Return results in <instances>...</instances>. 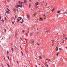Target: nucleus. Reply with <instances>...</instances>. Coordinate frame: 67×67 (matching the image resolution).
Listing matches in <instances>:
<instances>
[{
    "label": "nucleus",
    "mask_w": 67,
    "mask_h": 67,
    "mask_svg": "<svg viewBox=\"0 0 67 67\" xmlns=\"http://www.w3.org/2000/svg\"><path fill=\"white\" fill-rule=\"evenodd\" d=\"M21 19H22V18H21V17H19L17 19V23H19V21H20V20H21Z\"/></svg>",
    "instance_id": "f257e3e1"
},
{
    "label": "nucleus",
    "mask_w": 67,
    "mask_h": 67,
    "mask_svg": "<svg viewBox=\"0 0 67 67\" xmlns=\"http://www.w3.org/2000/svg\"><path fill=\"white\" fill-rule=\"evenodd\" d=\"M27 18H29V19H30V15H27Z\"/></svg>",
    "instance_id": "f03ea898"
},
{
    "label": "nucleus",
    "mask_w": 67,
    "mask_h": 67,
    "mask_svg": "<svg viewBox=\"0 0 67 67\" xmlns=\"http://www.w3.org/2000/svg\"><path fill=\"white\" fill-rule=\"evenodd\" d=\"M18 6L19 7H20V8H22V5H21V6H20V5H18Z\"/></svg>",
    "instance_id": "7ed1b4c3"
},
{
    "label": "nucleus",
    "mask_w": 67,
    "mask_h": 67,
    "mask_svg": "<svg viewBox=\"0 0 67 67\" xmlns=\"http://www.w3.org/2000/svg\"><path fill=\"white\" fill-rule=\"evenodd\" d=\"M39 3H38V2H37L35 3V4L36 5H37Z\"/></svg>",
    "instance_id": "20e7f679"
},
{
    "label": "nucleus",
    "mask_w": 67,
    "mask_h": 67,
    "mask_svg": "<svg viewBox=\"0 0 67 67\" xmlns=\"http://www.w3.org/2000/svg\"><path fill=\"white\" fill-rule=\"evenodd\" d=\"M34 41L33 40H32V44L33 45V44H34Z\"/></svg>",
    "instance_id": "39448f33"
},
{
    "label": "nucleus",
    "mask_w": 67,
    "mask_h": 67,
    "mask_svg": "<svg viewBox=\"0 0 67 67\" xmlns=\"http://www.w3.org/2000/svg\"><path fill=\"white\" fill-rule=\"evenodd\" d=\"M45 32L46 33H47V32H49V30H47V31H45Z\"/></svg>",
    "instance_id": "423d86ee"
},
{
    "label": "nucleus",
    "mask_w": 67,
    "mask_h": 67,
    "mask_svg": "<svg viewBox=\"0 0 67 67\" xmlns=\"http://www.w3.org/2000/svg\"><path fill=\"white\" fill-rule=\"evenodd\" d=\"M21 54H22L23 56V53L22 51H21Z\"/></svg>",
    "instance_id": "0eeeda50"
},
{
    "label": "nucleus",
    "mask_w": 67,
    "mask_h": 67,
    "mask_svg": "<svg viewBox=\"0 0 67 67\" xmlns=\"http://www.w3.org/2000/svg\"><path fill=\"white\" fill-rule=\"evenodd\" d=\"M6 12L7 13H8V14H9V12L8 11H6Z\"/></svg>",
    "instance_id": "6e6552de"
},
{
    "label": "nucleus",
    "mask_w": 67,
    "mask_h": 67,
    "mask_svg": "<svg viewBox=\"0 0 67 67\" xmlns=\"http://www.w3.org/2000/svg\"><path fill=\"white\" fill-rule=\"evenodd\" d=\"M45 64V66H46L47 67H48V66L46 65V64Z\"/></svg>",
    "instance_id": "1a4fd4ad"
},
{
    "label": "nucleus",
    "mask_w": 67,
    "mask_h": 67,
    "mask_svg": "<svg viewBox=\"0 0 67 67\" xmlns=\"http://www.w3.org/2000/svg\"><path fill=\"white\" fill-rule=\"evenodd\" d=\"M39 57L40 59H42V57H41V56H40Z\"/></svg>",
    "instance_id": "9d476101"
},
{
    "label": "nucleus",
    "mask_w": 67,
    "mask_h": 67,
    "mask_svg": "<svg viewBox=\"0 0 67 67\" xmlns=\"http://www.w3.org/2000/svg\"><path fill=\"white\" fill-rule=\"evenodd\" d=\"M40 19L41 21H42L43 19H42V18H40Z\"/></svg>",
    "instance_id": "9b49d317"
},
{
    "label": "nucleus",
    "mask_w": 67,
    "mask_h": 67,
    "mask_svg": "<svg viewBox=\"0 0 67 67\" xmlns=\"http://www.w3.org/2000/svg\"><path fill=\"white\" fill-rule=\"evenodd\" d=\"M14 11L15 13L16 12V11L15 10V9H14Z\"/></svg>",
    "instance_id": "f8f14e48"
},
{
    "label": "nucleus",
    "mask_w": 67,
    "mask_h": 67,
    "mask_svg": "<svg viewBox=\"0 0 67 67\" xmlns=\"http://www.w3.org/2000/svg\"><path fill=\"white\" fill-rule=\"evenodd\" d=\"M57 13H60V11L59 10L57 12Z\"/></svg>",
    "instance_id": "ddd939ff"
},
{
    "label": "nucleus",
    "mask_w": 67,
    "mask_h": 67,
    "mask_svg": "<svg viewBox=\"0 0 67 67\" xmlns=\"http://www.w3.org/2000/svg\"><path fill=\"white\" fill-rule=\"evenodd\" d=\"M57 49H56V51H58V48L57 47H56Z\"/></svg>",
    "instance_id": "4468645a"
},
{
    "label": "nucleus",
    "mask_w": 67,
    "mask_h": 67,
    "mask_svg": "<svg viewBox=\"0 0 67 67\" xmlns=\"http://www.w3.org/2000/svg\"><path fill=\"white\" fill-rule=\"evenodd\" d=\"M7 65H8V66H9V67H11L9 65V64H7Z\"/></svg>",
    "instance_id": "2eb2a0df"
},
{
    "label": "nucleus",
    "mask_w": 67,
    "mask_h": 67,
    "mask_svg": "<svg viewBox=\"0 0 67 67\" xmlns=\"http://www.w3.org/2000/svg\"><path fill=\"white\" fill-rule=\"evenodd\" d=\"M32 35H33V34L32 33H31L30 34V36H32Z\"/></svg>",
    "instance_id": "dca6fc26"
},
{
    "label": "nucleus",
    "mask_w": 67,
    "mask_h": 67,
    "mask_svg": "<svg viewBox=\"0 0 67 67\" xmlns=\"http://www.w3.org/2000/svg\"><path fill=\"white\" fill-rule=\"evenodd\" d=\"M59 54V52H58L57 54V56H58V54Z\"/></svg>",
    "instance_id": "f3484780"
},
{
    "label": "nucleus",
    "mask_w": 67,
    "mask_h": 67,
    "mask_svg": "<svg viewBox=\"0 0 67 67\" xmlns=\"http://www.w3.org/2000/svg\"><path fill=\"white\" fill-rule=\"evenodd\" d=\"M36 15V14H34V16H35Z\"/></svg>",
    "instance_id": "a211bd4d"
},
{
    "label": "nucleus",
    "mask_w": 67,
    "mask_h": 67,
    "mask_svg": "<svg viewBox=\"0 0 67 67\" xmlns=\"http://www.w3.org/2000/svg\"><path fill=\"white\" fill-rule=\"evenodd\" d=\"M54 11V9H53L52 10V12H53Z\"/></svg>",
    "instance_id": "6ab92c4d"
},
{
    "label": "nucleus",
    "mask_w": 67,
    "mask_h": 67,
    "mask_svg": "<svg viewBox=\"0 0 67 67\" xmlns=\"http://www.w3.org/2000/svg\"><path fill=\"white\" fill-rule=\"evenodd\" d=\"M7 20V18L5 17V20Z\"/></svg>",
    "instance_id": "aec40b11"
},
{
    "label": "nucleus",
    "mask_w": 67,
    "mask_h": 67,
    "mask_svg": "<svg viewBox=\"0 0 67 67\" xmlns=\"http://www.w3.org/2000/svg\"><path fill=\"white\" fill-rule=\"evenodd\" d=\"M48 62H49V61H50V59H48Z\"/></svg>",
    "instance_id": "412c9836"
},
{
    "label": "nucleus",
    "mask_w": 67,
    "mask_h": 67,
    "mask_svg": "<svg viewBox=\"0 0 67 67\" xmlns=\"http://www.w3.org/2000/svg\"><path fill=\"white\" fill-rule=\"evenodd\" d=\"M12 51H13V48H12Z\"/></svg>",
    "instance_id": "4be33fe9"
},
{
    "label": "nucleus",
    "mask_w": 67,
    "mask_h": 67,
    "mask_svg": "<svg viewBox=\"0 0 67 67\" xmlns=\"http://www.w3.org/2000/svg\"><path fill=\"white\" fill-rule=\"evenodd\" d=\"M59 50H62V49L61 48H59Z\"/></svg>",
    "instance_id": "5701e85b"
},
{
    "label": "nucleus",
    "mask_w": 67,
    "mask_h": 67,
    "mask_svg": "<svg viewBox=\"0 0 67 67\" xmlns=\"http://www.w3.org/2000/svg\"><path fill=\"white\" fill-rule=\"evenodd\" d=\"M7 54H9V51H7Z\"/></svg>",
    "instance_id": "b1692460"
},
{
    "label": "nucleus",
    "mask_w": 67,
    "mask_h": 67,
    "mask_svg": "<svg viewBox=\"0 0 67 67\" xmlns=\"http://www.w3.org/2000/svg\"><path fill=\"white\" fill-rule=\"evenodd\" d=\"M24 3H26V1L25 0L24 1Z\"/></svg>",
    "instance_id": "393cba45"
},
{
    "label": "nucleus",
    "mask_w": 67,
    "mask_h": 67,
    "mask_svg": "<svg viewBox=\"0 0 67 67\" xmlns=\"http://www.w3.org/2000/svg\"><path fill=\"white\" fill-rule=\"evenodd\" d=\"M22 32H23V33H24V32H25V31H24V30H23Z\"/></svg>",
    "instance_id": "a878e982"
},
{
    "label": "nucleus",
    "mask_w": 67,
    "mask_h": 67,
    "mask_svg": "<svg viewBox=\"0 0 67 67\" xmlns=\"http://www.w3.org/2000/svg\"><path fill=\"white\" fill-rule=\"evenodd\" d=\"M8 58L9 59H10V58H9V56H7Z\"/></svg>",
    "instance_id": "bb28decb"
},
{
    "label": "nucleus",
    "mask_w": 67,
    "mask_h": 67,
    "mask_svg": "<svg viewBox=\"0 0 67 67\" xmlns=\"http://www.w3.org/2000/svg\"><path fill=\"white\" fill-rule=\"evenodd\" d=\"M20 3V4H21V5H22V3H23V2H21V3Z\"/></svg>",
    "instance_id": "cd10ccee"
},
{
    "label": "nucleus",
    "mask_w": 67,
    "mask_h": 67,
    "mask_svg": "<svg viewBox=\"0 0 67 67\" xmlns=\"http://www.w3.org/2000/svg\"><path fill=\"white\" fill-rule=\"evenodd\" d=\"M23 21H24V20H23V19H22V21L23 22Z\"/></svg>",
    "instance_id": "c85d7f7f"
},
{
    "label": "nucleus",
    "mask_w": 67,
    "mask_h": 67,
    "mask_svg": "<svg viewBox=\"0 0 67 67\" xmlns=\"http://www.w3.org/2000/svg\"><path fill=\"white\" fill-rule=\"evenodd\" d=\"M17 63H18V64H19V61H17Z\"/></svg>",
    "instance_id": "c756f323"
},
{
    "label": "nucleus",
    "mask_w": 67,
    "mask_h": 67,
    "mask_svg": "<svg viewBox=\"0 0 67 67\" xmlns=\"http://www.w3.org/2000/svg\"><path fill=\"white\" fill-rule=\"evenodd\" d=\"M18 3H20V1H18Z\"/></svg>",
    "instance_id": "7c9ffc66"
},
{
    "label": "nucleus",
    "mask_w": 67,
    "mask_h": 67,
    "mask_svg": "<svg viewBox=\"0 0 67 67\" xmlns=\"http://www.w3.org/2000/svg\"><path fill=\"white\" fill-rule=\"evenodd\" d=\"M37 44L38 45H39V46H40V44H38V42L37 43Z\"/></svg>",
    "instance_id": "2f4dec72"
},
{
    "label": "nucleus",
    "mask_w": 67,
    "mask_h": 67,
    "mask_svg": "<svg viewBox=\"0 0 67 67\" xmlns=\"http://www.w3.org/2000/svg\"><path fill=\"white\" fill-rule=\"evenodd\" d=\"M47 3H46V7L47 6Z\"/></svg>",
    "instance_id": "473e14b6"
},
{
    "label": "nucleus",
    "mask_w": 67,
    "mask_h": 67,
    "mask_svg": "<svg viewBox=\"0 0 67 67\" xmlns=\"http://www.w3.org/2000/svg\"><path fill=\"white\" fill-rule=\"evenodd\" d=\"M65 40H67V37H65Z\"/></svg>",
    "instance_id": "72a5a7b5"
},
{
    "label": "nucleus",
    "mask_w": 67,
    "mask_h": 67,
    "mask_svg": "<svg viewBox=\"0 0 67 67\" xmlns=\"http://www.w3.org/2000/svg\"><path fill=\"white\" fill-rule=\"evenodd\" d=\"M7 10H8V11H10V10H9V9L8 8H7Z\"/></svg>",
    "instance_id": "f704fd0d"
},
{
    "label": "nucleus",
    "mask_w": 67,
    "mask_h": 67,
    "mask_svg": "<svg viewBox=\"0 0 67 67\" xmlns=\"http://www.w3.org/2000/svg\"><path fill=\"white\" fill-rule=\"evenodd\" d=\"M6 32V30H5V33Z\"/></svg>",
    "instance_id": "c9c22d12"
},
{
    "label": "nucleus",
    "mask_w": 67,
    "mask_h": 67,
    "mask_svg": "<svg viewBox=\"0 0 67 67\" xmlns=\"http://www.w3.org/2000/svg\"><path fill=\"white\" fill-rule=\"evenodd\" d=\"M63 35H64V37L66 36V35H64L63 34Z\"/></svg>",
    "instance_id": "e433bc0d"
},
{
    "label": "nucleus",
    "mask_w": 67,
    "mask_h": 67,
    "mask_svg": "<svg viewBox=\"0 0 67 67\" xmlns=\"http://www.w3.org/2000/svg\"><path fill=\"white\" fill-rule=\"evenodd\" d=\"M15 19H16V15H15Z\"/></svg>",
    "instance_id": "4c0bfd02"
},
{
    "label": "nucleus",
    "mask_w": 67,
    "mask_h": 67,
    "mask_svg": "<svg viewBox=\"0 0 67 67\" xmlns=\"http://www.w3.org/2000/svg\"><path fill=\"white\" fill-rule=\"evenodd\" d=\"M17 12H18V13H19V11H18V9H17Z\"/></svg>",
    "instance_id": "58836bf2"
},
{
    "label": "nucleus",
    "mask_w": 67,
    "mask_h": 67,
    "mask_svg": "<svg viewBox=\"0 0 67 67\" xmlns=\"http://www.w3.org/2000/svg\"><path fill=\"white\" fill-rule=\"evenodd\" d=\"M12 23H13V24H14V22H12Z\"/></svg>",
    "instance_id": "ea45409f"
},
{
    "label": "nucleus",
    "mask_w": 67,
    "mask_h": 67,
    "mask_svg": "<svg viewBox=\"0 0 67 67\" xmlns=\"http://www.w3.org/2000/svg\"><path fill=\"white\" fill-rule=\"evenodd\" d=\"M17 35V34H16V35H15L16 37V36Z\"/></svg>",
    "instance_id": "a19ab883"
},
{
    "label": "nucleus",
    "mask_w": 67,
    "mask_h": 67,
    "mask_svg": "<svg viewBox=\"0 0 67 67\" xmlns=\"http://www.w3.org/2000/svg\"><path fill=\"white\" fill-rule=\"evenodd\" d=\"M52 42L53 43V42H54V40H53L52 41Z\"/></svg>",
    "instance_id": "79ce46f5"
},
{
    "label": "nucleus",
    "mask_w": 67,
    "mask_h": 67,
    "mask_svg": "<svg viewBox=\"0 0 67 67\" xmlns=\"http://www.w3.org/2000/svg\"><path fill=\"white\" fill-rule=\"evenodd\" d=\"M2 21H3L4 22V20H3L2 19Z\"/></svg>",
    "instance_id": "37998d69"
},
{
    "label": "nucleus",
    "mask_w": 67,
    "mask_h": 67,
    "mask_svg": "<svg viewBox=\"0 0 67 67\" xmlns=\"http://www.w3.org/2000/svg\"><path fill=\"white\" fill-rule=\"evenodd\" d=\"M63 43H64V40H63Z\"/></svg>",
    "instance_id": "c03bdc74"
},
{
    "label": "nucleus",
    "mask_w": 67,
    "mask_h": 67,
    "mask_svg": "<svg viewBox=\"0 0 67 67\" xmlns=\"http://www.w3.org/2000/svg\"><path fill=\"white\" fill-rule=\"evenodd\" d=\"M20 23H21V24L23 23V22H20Z\"/></svg>",
    "instance_id": "a18cd8bd"
},
{
    "label": "nucleus",
    "mask_w": 67,
    "mask_h": 67,
    "mask_svg": "<svg viewBox=\"0 0 67 67\" xmlns=\"http://www.w3.org/2000/svg\"><path fill=\"white\" fill-rule=\"evenodd\" d=\"M46 59V60H48V59Z\"/></svg>",
    "instance_id": "49530a36"
},
{
    "label": "nucleus",
    "mask_w": 67,
    "mask_h": 67,
    "mask_svg": "<svg viewBox=\"0 0 67 67\" xmlns=\"http://www.w3.org/2000/svg\"><path fill=\"white\" fill-rule=\"evenodd\" d=\"M57 18H58V15H57Z\"/></svg>",
    "instance_id": "de8ad7c7"
},
{
    "label": "nucleus",
    "mask_w": 67,
    "mask_h": 67,
    "mask_svg": "<svg viewBox=\"0 0 67 67\" xmlns=\"http://www.w3.org/2000/svg\"><path fill=\"white\" fill-rule=\"evenodd\" d=\"M20 39H21V40H22V38H21V37H20Z\"/></svg>",
    "instance_id": "09e8293b"
},
{
    "label": "nucleus",
    "mask_w": 67,
    "mask_h": 67,
    "mask_svg": "<svg viewBox=\"0 0 67 67\" xmlns=\"http://www.w3.org/2000/svg\"><path fill=\"white\" fill-rule=\"evenodd\" d=\"M35 7L36 8H38V7H36V6H35Z\"/></svg>",
    "instance_id": "8fccbe9b"
},
{
    "label": "nucleus",
    "mask_w": 67,
    "mask_h": 67,
    "mask_svg": "<svg viewBox=\"0 0 67 67\" xmlns=\"http://www.w3.org/2000/svg\"><path fill=\"white\" fill-rule=\"evenodd\" d=\"M43 16H45V15H43Z\"/></svg>",
    "instance_id": "3c124183"
},
{
    "label": "nucleus",
    "mask_w": 67,
    "mask_h": 67,
    "mask_svg": "<svg viewBox=\"0 0 67 67\" xmlns=\"http://www.w3.org/2000/svg\"><path fill=\"white\" fill-rule=\"evenodd\" d=\"M26 35L27 36V33L26 34Z\"/></svg>",
    "instance_id": "603ef678"
},
{
    "label": "nucleus",
    "mask_w": 67,
    "mask_h": 67,
    "mask_svg": "<svg viewBox=\"0 0 67 67\" xmlns=\"http://www.w3.org/2000/svg\"><path fill=\"white\" fill-rule=\"evenodd\" d=\"M29 7H30V4H29Z\"/></svg>",
    "instance_id": "864d4df0"
},
{
    "label": "nucleus",
    "mask_w": 67,
    "mask_h": 67,
    "mask_svg": "<svg viewBox=\"0 0 67 67\" xmlns=\"http://www.w3.org/2000/svg\"><path fill=\"white\" fill-rule=\"evenodd\" d=\"M15 48H16V49H17V48H16V47H15Z\"/></svg>",
    "instance_id": "5fc2aeb1"
},
{
    "label": "nucleus",
    "mask_w": 67,
    "mask_h": 67,
    "mask_svg": "<svg viewBox=\"0 0 67 67\" xmlns=\"http://www.w3.org/2000/svg\"><path fill=\"white\" fill-rule=\"evenodd\" d=\"M14 20H15V19H14Z\"/></svg>",
    "instance_id": "6e6d98bb"
},
{
    "label": "nucleus",
    "mask_w": 67,
    "mask_h": 67,
    "mask_svg": "<svg viewBox=\"0 0 67 67\" xmlns=\"http://www.w3.org/2000/svg\"><path fill=\"white\" fill-rule=\"evenodd\" d=\"M65 48H67V47H65Z\"/></svg>",
    "instance_id": "4d7b16f0"
},
{
    "label": "nucleus",
    "mask_w": 67,
    "mask_h": 67,
    "mask_svg": "<svg viewBox=\"0 0 67 67\" xmlns=\"http://www.w3.org/2000/svg\"><path fill=\"white\" fill-rule=\"evenodd\" d=\"M24 44H26V43H25V42L24 43Z\"/></svg>",
    "instance_id": "13d9d810"
},
{
    "label": "nucleus",
    "mask_w": 67,
    "mask_h": 67,
    "mask_svg": "<svg viewBox=\"0 0 67 67\" xmlns=\"http://www.w3.org/2000/svg\"><path fill=\"white\" fill-rule=\"evenodd\" d=\"M46 19V18H44V19Z\"/></svg>",
    "instance_id": "bf43d9fd"
},
{
    "label": "nucleus",
    "mask_w": 67,
    "mask_h": 67,
    "mask_svg": "<svg viewBox=\"0 0 67 67\" xmlns=\"http://www.w3.org/2000/svg\"><path fill=\"white\" fill-rule=\"evenodd\" d=\"M1 19V16H0V20Z\"/></svg>",
    "instance_id": "052dcab7"
},
{
    "label": "nucleus",
    "mask_w": 67,
    "mask_h": 67,
    "mask_svg": "<svg viewBox=\"0 0 67 67\" xmlns=\"http://www.w3.org/2000/svg\"><path fill=\"white\" fill-rule=\"evenodd\" d=\"M47 62H46L45 64H47Z\"/></svg>",
    "instance_id": "680f3d73"
},
{
    "label": "nucleus",
    "mask_w": 67,
    "mask_h": 67,
    "mask_svg": "<svg viewBox=\"0 0 67 67\" xmlns=\"http://www.w3.org/2000/svg\"><path fill=\"white\" fill-rule=\"evenodd\" d=\"M29 1H31V0H29Z\"/></svg>",
    "instance_id": "e2e57ef3"
},
{
    "label": "nucleus",
    "mask_w": 67,
    "mask_h": 67,
    "mask_svg": "<svg viewBox=\"0 0 67 67\" xmlns=\"http://www.w3.org/2000/svg\"><path fill=\"white\" fill-rule=\"evenodd\" d=\"M52 46L54 45V44H52Z\"/></svg>",
    "instance_id": "0e129e2a"
},
{
    "label": "nucleus",
    "mask_w": 67,
    "mask_h": 67,
    "mask_svg": "<svg viewBox=\"0 0 67 67\" xmlns=\"http://www.w3.org/2000/svg\"><path fill=\"white\" fill-rule=\"evenodd\" d=\"M66 14H67V13H65Z\"/></svg>",
    "instance_id": "69168bd1"
},
{
    "label": "nucleus",
    "mask_w": 67,
    "mask_h": 67,
    "mask_svg": "<svg viewBox=\"0 0 67 67\" xmlns=\"http://www.w3.org/2000/svg\"><path fill=\"white\" fill-rule=\"evenodd\" d=\"M11 45H12V44H11Z\"/></svg>",
    "instance_id": "338daca9"
},
{
    "label": "nucleus",
    "mask_w": 67,
    "mask_h": 67,
    "mask_svg": "<svg viewBox=\"0 0 67 67\" xmlns=\"http://www.w3.org/2000/svg\"><path fill=\"white\" fill-rule=\"evenodd\" d=\"M1 21H2V20H1Z\"/></svg>",
    "instance_id": "774afa93"
}]
</instances>
